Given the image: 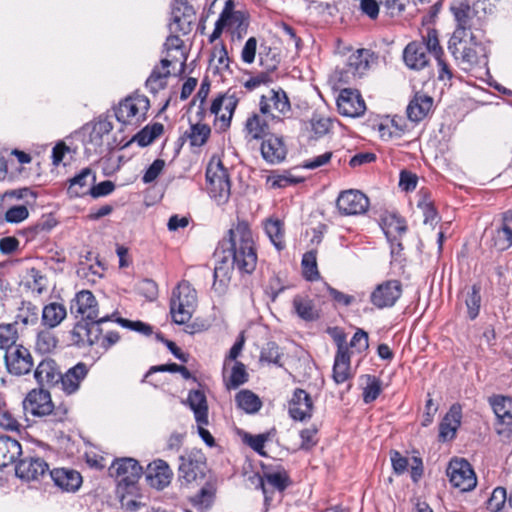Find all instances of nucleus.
<instances>
[{"mask_svg":"<svg viewBox=\"0 0 512 512\" xmlns=\"http://www.w3.org/2000/svg\"><path fill=\"white\" fill-rule=\"evenodd\" d=\"M219 258L213 271L212 290L222 296L227 292L232 271L236 268L241 274H252L257 266L258 256L252 231L246 221H238L228 230L227 236L219 242Z\"/></svg>","mask_w":512,"mask_h":512,"instance_id":"1","label":"nucleus"},{"mask_svg":"<svg viewBox=\"0 0 512 512\" xmlns=\"http://www.w3.org/2000/svg\"><path fill=\"white\" fill-rule=\"evenodd\" d=\"M197 305V292L191 284L182 280L172 290L170 297V314L173 323L186 325L185 332L194 334L195 324H187Z\"/></svg>","mask_w":512,"mask_h":512,"instance_id":"2","label":"nucleus"},{"mask_svg":"<svg viewBox=\"0 0 512 512\" xmlns=\"http://www.w3.org/2000/svg\"><path fill=\"white\" fill-rule=\"evenodd\" d=\"M485 3L474 0H464L454 2L450 10L456 21V28L452 34L455 39L459 36H468V32L481 30L483 25V15L485 14Z\"/></svg>","mask_w":512,"mask_h":512,"instance_id":"3","label":"nucleus"},{"mask_svg":"<svg viewBox=\"0 0 512 512\" xmlns=\"http://www.w3.org/2000/svg\"><path fill=\"white\" fill-rule=\"evenodd\" d=\"M248 27L249 15L244 11L236 10L233 0H227L209 36V43L219 39L225 29L233 38L240 40L247 34Z\"/></svg>","mask_w":512,"mask_h":512,"instance_id":"4","label":"nucleus"},{"mask_svg":"<svg viewBox=\"0 0 512 512\" xmlns=\"http://www.w3.org/2000/svg\"><path fill=\"white\" fill-rule=\"evenodd\" d=\"M478 48H481V43L474 33L470 34L469 40L467 36H459L457 39L451 36L448 42L449 52L464 71H471L482 63Z\"/></svg>","mask_w":512,"mask_h":512,"instance_id":"5","label":"nucleus"},{"mask_svg":"<svg viewBox=\"0 0 512 512\" xmlns=\"http://www.w3.org/2000/svg\"><path fill=\"white\" fill-rule=\"evenodd\" d=\"M112 123L106 118L99 117L95 122L85 127L88 135L84 139L85 154L88 156L101 155L114 149L111 140Z\"/></svg>","mask_w":512,"mask_h":512,"instance_id":"6","label":"nucleus"},{"mask_svg":"<svg viewBox=\"0 0 512 512\" xmlns=\"http://www.w3.org/2000/svg\"><path fill=\"white\" fill-rule=\"evenodd\" d=\"M207 190L218 204H226L231 195V183L228 170L220 160H211L206 168Z\"/></svg>","mask_w":512,"mask_h":512,"instance_id":"7","label":"nucleus"},{"mask_svg":"<svg viewBox=\"0 0 512 512\" xmlns=\"http://www.w3.org/2000/svg\"><path fill=\"white\" fill-rule=\"evenodd\" d=\"M143 473L142 467L134 458H120L109 467V475L117 482L118 491L133 492Z\"/></svg>","mask_w":512,"mask_h":512,"instance_id":"8","label":"nucleus"},{"mask_svg":"<svg viewBox=\"0 0 512 512\" xmlns=\"http://www.w3.org/2000/svg\"><path fill=\"white\" fill-rule=\"evenodd\" d=\"M178 481L189 484L204 479L208 471L205 454L199 449H191L179 456Z\"/></svg>","mask_w":512,"mask_h":512,"instance_id":"9","label":"nucleus"},{"mask_svg":"<svg viewBox=\"0 0 512 512\" xmlns=\"http://www.w3.org/2000/svg\"><path fill=\"white\" fill-rule=\"evenodd\" d=\"M181 33H170L165 42L166 57L162 58V69L172 67L162 72V78L169 75H178L184 71L187 60L184 42L180 38Z\"/></svg>","mask_w":512,"mask_h":512,"instance_id":"10","label":"nucleus"},{"mask_svg":"<svg viewBox=\"0 0 512 512\" xmlns=\"http://www.w3.org/2000/svg\"><path fill=\"white\" fill-rule=\"evenodd\" d=\"M239 100L237 92L232 89L213 99L209 114L215 116V125L218 123L220 131H226L230 127Z\"/></svg>","mask_w":512,"mask_h":512,"instance_id":"11","label":"nucleus"},{"mask_svg":"<svg viewBox=\"0 0 512 512\" xmlns=\"http://www.w3.org/2000/svg\"><path fill=\"white\" fill-rule=\"evenodd\" d=\"M114 316L115 313L112 315L107 314L101 316V318L95 320L78 322L71 331L74 343L80 347L86 345L92 346L95 344L101 345L102 329L100 325L107 321H111Z\"/></svg>","mask_w":512,"mask_h":512,"instance_id":"12","label":"nucleus"},{"mask_svg":"<svg viewBox=\"0 0 512 512\" xmlns=\"http://www.w3.org/2000/svg\"><path fill=\"white\" fill-rule=\"evenodd\" d=\"M451 485L461 492L473 490L477 485L476 474L471 464L464 458L452 459L446 469Z\"/></svg>","mask_w":512,"mask_h":512,"instance_id":"13","label":"nucleus"},{"mask_svg":"<svg viewBox=\"0 0 512 512\" xmlns=\"http://www.w3.org/2000/svg\"><path fill=\"white\" fill-rule=\"evenodd\" d=\"M149 108V100L144 95H130L115 109L117 120L123 124L138 123L144 119Z\"/></svg>","mask_w":512,"mask_h":512,"instance_id":"14","label":"nucleus"},{"mask_svg":"<svg viewBox=\"0 0 512 512\" xmlns=\"http://www.w3.org/2000/svg\"><path fill=\"white\" fill-rule=\"evenodd\" d=\"M374 53L369 49H358L352 53L347 60L345 67L339 73V81L344 84H351L362 78L370 67Z\"/></svg>","mask_w":512,"mask_h":512,"instance_id":"15","label":"nucleus"},{"mask_svg":"<svg viewBox=\"0 0 512 512\" xmlns=\"http://www.w3.org/2000/svg\"><path fill=\"white\" fill-rule=\"evenodd\" d=\"M488 403L496 415L498 424L497 434L506 440L512 438V397L495 394L488 398Z\"/></svg>","mask_w":512,"mask_h":512,"instance_id":"16","label":"nucleus"},{"mask_svg":"<svg viewBox=\"0 0 512 512\" xmlns=\"http://www.w3.org/2000/svg\"><path fill=\"white\" fill-rule=\"evenodd\" d=\"M195 19L196 12L186 0H175L171 5L168 29L170 33L187 35L191 32Z\"/></svg>","mask_w":512,"mask_h":512,"instance_id":"17","label":"nucleus"},{"mask_svg":"<svg viewBox=\"0 0 512 512\" xmlns=\"http://www.w3.org/2000/svg\"><path fill=\"white\" fill-rule=\"evenodd\" d=\"M23 406L25 411L31 413L34 416L42 417L52 415L56 417V421L62 420V416L57 417V415L60 414V412L58 409H54L50 393L43 389H34L31 392H29L23 402ZM61 414H66V410H63Z\"/></svg>","mask_w":512,"mask_h":512,"instance_id":"18","label":"nucleus"},{"mask_svg":"<svg viewBox=\"0 0 512 512\" xmlns=\"http://www.w3.org/2000/svg\"><path fill=\"white\" fill-rule=\"evenodd\" d=\"M262 115H271L272 119L287 117L291 112V103L287 93L282 89H271L270 96L262 95L259 101Z\"/></svg>","mask_w":512,"mask_h":512,"instance_id":"19","label":"nucleus"},{"mask_svg":"<svg viewBox=\"0 0 512 512\" xmlns=\"http://www.w3.org/2000/svg\"><path fill=\"white\" fill-rule=\"evenodd\" d=\"M402 295L399 280H386L378 284L370 294V302L378 309L390 308Z\"/></svg>","mask_w":512,"mask_h":512,"instance_id":"20","label":"nucleus"},{"mask_svg":"<svg viewBox=\"0 0 512 512\" xmlns=\"http://www.w3.org/2000/svg\"><path fill=\"white\" fill-rule=\"evenodd\" d=\"M337 352L334 358L332 378L336 384H342L353 377L351 371V356L345 341V335L335 338Z\"/></svg>","mask_w":512,"mask_h":512,"instance_id":"21","label":"nucleus"},{"mask_svg":"<svg viewBox=\"0 0 512 512\" xmlns=\"http://www.w3.org/2000/svg\"><path fill=\"white\" fill-rule=\"evenodd\" d=\"M336 206L342 215H360L368 210L369 199L358 190H347L339 194Z\"/></svg>","mask_w":512,"mask_h":512,"instance_id":"22","label":"nucleus"},{"mask_svg":"<svg viewBox=\"0 0 512 512\" xmlns=\"http://www.w3.org/2000/svg\"><path fill=\"white\" fill-rule=\"evenodd\" d=\"M337 109L342 116L356 118L365 113L366 105L358 90L344 88L337 97Z\"/></svg>","mask_w":512,"mask_h":512,"instance_id":"23","label":"nucleus"},{"mask_svg":"<svg viewBox=\"0 0 512 512\" xmlns=\"http://www.w3.org/2000/svg\"><path fill=\"white\" fill-rule=\"evenodd\" d=\"M4 358L8 372L16 376L29 373L33 367V360L29 350L21 345L6 350Z\"/></svg>","mask_w":512,"mask_h":512,"instance_id":"24","label":"nucleus"},{"mask_svg":"<svg viewBox=\"0 0 512 512\" xmlns=\"http://www.w3.org/2000/svg\"><path fill=\"white\" fill-rule=\"evenodd\" d=\"M314 403L308 392L296 388L288 404L289 416L295 421L309 420L313 415Z\"/></svg>","mask_w":512,"mask_h":512,"instance_id":"25","label":"nucleus"},{"mask_svg":"<svg viewBox=\"0 0 512 512\" xmlns=\"http://www.w3.org/2000/svg\"><path fill=\"white\" fill-rule=\"evenodd\" d=\"M261 140V156L267 163L275 165L285 160L287 147L282 136L271 133Z\"/></svg>","mask_w":512,"mask_h":512,"instance_id":"26","label":"nucleus"},{"mask_svg":"<svg viewBox=\"0 0 512 512\" xmlns=\"http://www.w3.org/2000/svg\"><path fill=\"white\" fill-rule=\"evenodd\" d=\"M71 313L81 315L83 320H95L101 318L99 316L98 302L89 290L79 291L70 305Z\"/></svg>","mask_w":512,"mask_h":512,"instance_id":"27","label":"nucleus"},{"mask_svg":"<svg viewBox=\"0 0 512 512\" xmlns=\"http://www.w3.org/2000/svg\"><path fill=\"white\" fill-rule=\"evenodd\" d=\"M291 484L290 477L285 469L276 472H264L259 478L258 487L261 488L265 503L272 500L273 489L284 491Z\"/></svg>","mask_w":512,"mask_h":512,"instance_id":"28","label":"nucleus"},{"mask_svg":"<svg viewBox=\"0 0 512 512\" xmlns=\"http://www.w3.org/2000/svg\"><path fill=\"white\" fill-rule=\"evenodd\" d=\"M49 470L48 464L39 457H26L21 459L15 468L16 476L27 480H38Z\"/></svg>","mask_w":512,"mask_h":512,"instance_id":"29","label":"nucleus"},{"mask_svg":"<svg viewBox=\"0 0 512 512\" xmlns=\"http://www.w3.org/2000/svg\"><path fill=\"white\" fill-rule=\"evenodd\" d=\"M381 228L391 244V253L395 252L394 240L402 237L407 231L406 221L397 213H384L380 218Z\"/></svg>","mask_w":512,"mask_h":512,"instance_id":"30","label":"nucleus"},{"mask_svg":"<svg viewBox=\"0 0 512 512\" xmlns=\"http://www.w3.org/2000/svg\"><path fill=\"white\" fill-rule=\"evenodd\" d=\"M260 112L251 113L245 120L243 133L248 142L258 141L270 133V126Z\"/></svg>","mask_w":512,"mask_h":512,"instance_id":"31","label":"nucleus"},{"mask_svg":"<svg viewBox=\"0 0 512 512\" xmlns=\"http://www.w3.org/2000/svg\"><path fill=\"white\" fill-rule=\"evenodd\" d=\"M462 408L459 404H453L439 425V440L446 442L452 440L461 425Z\"/></svg>","mask_w":512,"mask_h":512,"instance_id":"32","label":"nucleus"},{"mask_svg":"<svg viewBox=\"0 0 512 512\" xmlns=\"http://www.w3.org/2000/svg\"><path fill=\"white\" fill-rule=\"evenodd\" d=\"M433 103L431 96L416 92L406 108L408 119L415 123L422 121L432 110Z\"/></svg>","mask_w":512,"mask_h":512,"instance_id":"33","label":"nucleus"},{"mask_svg":"<svg viewBox=\"0 0 512 512\" xmlns=\"http://www.w3.org/2000/svg\"><path fill=\"white\" fill-rule=\"evenodd\" d=\"M405 65L412 70H422L429 63L426 47L418 41L410 42L403 51Z\"/></svg>","mask_w":512,"mask_h":512,"instance_id":"34","label":"nucleus"},{"mask_svg":"<svg viewBox=\"0 0 512 512\" xmlns=\"http://www.w3.org/2000/svg\"><path fill=\"white\" fill-rule=\"evenodd\" d=\"M87 374L88 368L86 364L82 362L77 363L68 369L65 374L61 373L58 385L61 386V389L66 394L71 395L79 389L81 382L86 378Z\"/></svg>","mask_w":512,"mask_h":512,"instance_id":"35","label":"nucleus"},{"mask_svg":"<svg viewBox=\"0 0 512 512\" xmlns=\"http://www.w3.org/2000/svg\"><path fill=\"white\" fill-rule=\"evenodd\" d=\"M493 247L497 251H506L512 247V211H506L502 215V222L492 236Z\"/></svg>","mask_w":512,"mask_h":512,"instance_id":"36","label":"nucleus"},{"mask_svg":"<svg viewBox=\"0 0 512 512\" xmlns=\"http://www.w3.org/2000/svg\"><path fill=\"white\" fill-rule=\"evenodd\" d=\"M96 181L95 172L86 167L69 180L68 194L71 197H82L89 195L90 187Z\"/></svg>","mask_w":512,"mask_h":512,"instance_id":"37","label":"nucleus"},{"mask_svg":"<svg viewBox=\"0 0 512 512\" xmlns=\"http://www.w3.org/2000/svg\"><path fill=\"white\" fill-rule=\"evenodd\" d=\"M34 377L39 385L50 387L59 384L61 372L58 370L54 360L44 359L37 365Z\"/></svg>","mask_w":512,"mask_h":512,"instance_id":"38","label":"nucleus"},{"mask_svg":"<svg viewBox=\"0 0 512 512\" xmlns=\"http://www.w3.org/2000/svg\"><path fill=\"white\" fill-rule=\"evenodd\" d=\"M49 475L55 485L65 491H76L82 483L80 473L72 469H53Z\"/></svg>","mask_w":512,"mask_h":512,"instance_id":"39","label":"nucleus"},{"mask_svg":"<svg viewBox=\"0 0 512 512\" xmlns=\"http://www.w3.org/2000/svg\"><path fill=\"white\" fill-rule=\"evenodd\" d=\"M293 310L299 318L304 321L312 322L318 320L320 314L315 307L312 299L304 295H295L292 300Z\"/></svg>","mask_w":512,"mask_h":512,"instance_id":"40","label":"nucleus"},{"mask_svg":"<svg viewBox=\"0 0 512 512\" xmlns=\"http://www.w3.org/2000/svg\"><path fill=\"white\" fill-rule=\"evenodd\" d=\"M187 402L194 412L197 424H208V405L204 392L191 390L188 394Z\"/></svg>","mask_w":512,"mask_h":512,"instance_id":"41","label":"nucleus"},{"mask_svg":"<svg viewBox=\"0 0 512 512\" xmlns=\"http://www.w3.org/2000/svg\"><path fill=\"white\" fill-rule=\"evenodd\" d=\"M21 453V445L16 439L0 435V468L13 463Z\"/></svg>","mask_w":512,"mask_h":512,"instance_id":"42","label":"nucleus"},{"mask_svg":"<svg viewBox=\"0 0 512 512\" xmlns=\"http://www.w3.org/2000/svg\"><path fill=\"white\" fill-rule=\"evenodd\" d=\"M66 307L57 302H52L44 306L42 310V324L48 328H55L66 318Z\"/></svg>","mask_w":512,"mask_h":512,"instance_id":"43","label":"nucleus"},{"mask_svg":"<svg viewBox=\"0 0 512 512\" xmlns=\"http://www.w3.org/2000/svg\"><path fill=\"white\" fill-rule=\"evenodd\" d=\"M237 406L248 414L258 412L262 407V401L252 391L244 389L239 391L235 396Z\"/></svg>","mask_w":512,"mask_h":512,"instance_id":"44","label":"nucleus"},{"mask_svg":"<svg viewBox=\"0 0 512 512\" xmlns=\"http://www.w3.org/2000/svg\"><path fill=\"white\" fill-rule=\"evenodd\" d=\"M216 490L211 483H206L197 494L191 497V504L200 512L208 510L215 499Z\"/></svg>","mask_w":512,"mask_h":512,"instance_id":"45","label":"nucleus"},{"mask_svg":"<svg viewBox=\"0 0 512 512\" xmlns=\"http://www.w3.org/2000/svg\"><path fill=\"white\" fill-rule=\"evenodd\" d=\"M211 128L205 123H192L190 120V129L186 132L187 138L191 146L201 147L209 139Z\"/></svg>","mask_w":512,"mask_h":512,"instance_id":"46","label":"nucleus"},{"mask_svg":"<svg viewBox=\"0 0 512 512\" xmlns=\"http://www.w3.org/2000/svg\"><path fill=\"white\" fill-rule=\"evenodd\" d=\"M365 380L366 386L363 388L362 398L365 404L374 402L382 392V381L370 374L361 376Z\"/></svg>","mask_w":512,"mask_h":512,"instance_id":"47","label":"nucleus"},{"mask_svg":"<svg viewBox=\"0 0 512 512\" xmlns=\"http://www.w3.org/2000/svg\"><path fill=\"white\" fill-rule=\"evenodd\" d=\"M265 231L270 241L278 251L285 248L284 225L282 221L278 219L268 220L265 225Z\"/></svg>","mask_w":512,"mask_h":512,"instance_id":"48","label":"nucleus"},{"mask_svg":"<svg viewBox=\"0 0 512 512\" xmlns=\"http://www.w3.org/2000/svg\"><path fill=\"white\" fill-rule=\"evenodd\" d=\"M302 274L308 281H315L320 278V273L317 267V251L310 250L303 254L302 261Z\"/></svg>","mask_w":512,"mask_h":512,"instance_id":"49","label":"nucleus"},{"mask_svg":"<svg viewBox=\"0 0 512 512\" xmlns=\"http://www.w3.org/2000/svg\"><path fill=\"white\" fill-rule=\"evenodd\" d=\"M481 286L480 284H473L471 289L467 292L465 304L467 313L470 320H474L479 315L481 306Z\"/></svg>","mask_w":512,"mask_h":512,"instance_id":"50","label":"nucleus"},{"mask_svg":"<svg viewBox=\"0 0 512 512\" xmlns=\"http://www.w3.org/2000/svg\"><path fill=\"white\" fill-rule=\"evenodd\" d=\"M283 353L281 352L279 346L276 342L270 341L267 342L261 349L260 352V362H266L268 364H274L278 367H282L283 363L281 362Z\"/></svg>","mask_w":512,"mask_h":512,"instance_id":"51","label":"nucleus"},{"mask_svg":"<svg viewBox=\"0 0 512 512\" xmlns=\"http://www.w3.org/2000/svg\"><path fill=\"white\" fill-rule=\"evenodd\" d=\"M25 286L35 293L41 295L47 288V278L36 268H31L27 272Z\"/></svg>","mask_w":512,"mask_h":512,"instance_id":"52","label":"nucleus"},{"mask_svg":"<svg viewBox=\"0 0 512 512\" xmlns=\"http://www.w3.org/2000/svg\"><path fill=\"white\" fill-rule=\"evenodd\" d=\"M314 138L318 139L326 135L332 126L330 118L314 113L309 121Z\"/></svg>","mask_w":512,"mask_h":512,"instance_id":"53","label":"nucleus"},{"mask_svg":"<svg viewBox=\"0 0 512 512\" xmlns=\"http://www.w3.org/2000/svg\"><path fill=\"white\" fill-rule=\"evenodd\" d=\"M17 338L15 324H0V349H12Z\"/></svg>","mask_w":512,"mask_h":512,"instance_id":"54","label":"nucleus"},{"mask_svg":"<svg viewBox=\"0 0 512 512\" xmlns=\"http://www.w3.org/2000/svg\"><path fill=\"white\" fill-rule=\"evenodd\" d=\"M248 379L249 375L246 371L245 365L242 362L236 361L232 368L227 387L236 389L246 383Z\"/></svg>","mask_w":512,"mask_h":512,"instance_id":"55","label":"nucleus"},{"mask_svg":"<svg viewBox=\"0 0 512 512\" xmlns=\"http://www.w3.org/2000/svg\"><path fill=\"white\" fill-rule=\"evenodd\" d=\"M423 43L426 47V52H429L433 57L444 54L442 47L439 44L437 30L428 28L426 35L422 36Z\"/></svg>","mask_w":512,"mask_h":512,"instance_id":"56","label":"nucleus"},{"mask_svg":"<svg viewBox=\"0 0 512 512\" xmlns=\"http://www.w3.org/2000/svg\"><path fill=\"white\" fill-rule=\"evenodd\" d=\"M117 495L120 500L121 508L126 512H134L141 508V503L135 499V497L138 495V487H136L133 492H121L117 490Z\"/></svg>","mask_w":512,"mask_h":512,"instance_id":"57","label":"nucleus"},{"mask_svg":"<svg viewBox=\"0 0 512 512\" xmlns=\"http://www.w3.org/2000/svg\"><path fill=\"white\" fill-rule=\"evenodd\" d=\"M507 501V492L504 487H496L487 500V509L491 512H499Z\"/></svg>","mask_w":512,"mask_h":512,"instance_id":"58","label":"nucleus"},{"mask_svg":"<svg viewBox=\"0 0 512 512\" xmlns=\"http://www.w3.org/2000/svg\"><path fill=\"white\" fill-rule=\"evenodd\" d=\"M160 135V123H154L152 128H143L138 132L131 141H136L141 147L149 145L155 138Z\"/></svg>","mask_w":512,"mask_h":512,"instance_id":"59","label":"nucleus"},{"mask_svg":"<svg viewBox=\"0 0 512 512\" xmlns=\"http://www.w3.org/2000/svg\"><path fill=\"white\" fill-rule=\"evenodd\" d=\"M146 483L156 489H160V460L149 463L144 472Z\"/></svg>","mask_w":512,"mask_h":512,"instance_id":"60","label":"nucleus"},{"mask_svg":"<svg viewBox=\"0 0 512 512\" xmlns=\"http://www.w3.org/2000/svg\"><path fill=\"white\" fill-rule=\"evenodd\" d=\"M244 441L250 448H252L259 455L263 457L267 456V453L264 451V446L265 443L268 441V434H246L244 437Z\"/></svg>","mask_w":512,"mask_h":512,"instance_id":"61","label":"nucleus"},{"mask_svg":"<svg viewBox=\"0 0 512 512\" xmlns=\"http://www.w3.org/2000/svg\"><path fill=\"white\" fill-rule=\"evenodd\" d=\"M318 429L315 426L305 428L300 432L301 445L300 449L304 451L311 450L317 445L318 440L316 439Z\"/></svg>","mask_w":512,"mask_h":512,"instance_id":"62","label":"nucleus"},{"mask_svg":"<svg viewBox=\"0 0 512 512\" xmlns=\"http://www.w3.org/2000/svg\"><path fill=\"white\" fill-rule=\"evenodd\" d=\"M212 56L217 58L218 68L228 71L232 73L230 68V58L228 56V52L224 43H220V45H215L212 51Z\"/></svg>","mask_w":512,"mask_h":512,"instance_id":"63","label":"nucleus"},{"mask_svg":"<svg viewBox=\"0 0 512 512\" xmlns=\"http://www.w3.org/2000/svg\"><path fill=\"white\" fill-rule=\"evenodd\" d=\"M29 216V211L24 205L9 208L5 214V220L9 223H20Z\"/></svg>","mask_w":512,"mask_h":512,"instance_id":"64","label":"nucleus"}]
</instances>
